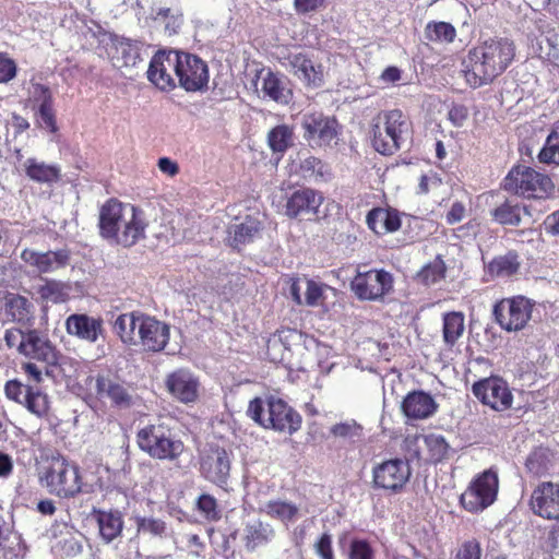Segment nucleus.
I'll return each mask as SVG.
<instances>
[{"mask_svg":"<svg viewBox=\"0 0 559 559\" xmlns=\"http://www.w3.org/2000/svg\"><path fill=\"white\" fill-rule=\"evenodd\" d=\"M515 57V45L509 38L495 37L478 43L468 50L463 60V78L472 88L493 82L511 64Z\"/></svg>","mask_w":559,"mask_h":559,"instance_id":"1","label":"nucleus"},{"mask_svg":"<svg viewBox=\"0 0 559 559\" xmlns=\"http://www.w3.org/2000/svg\"><path fill=\"white\" fill-rule=\"evenodd\" d=\"M21 371L25 376L26 382L19 379L7 381L4 384L5 396L38 418L48 416L49 399L40 386L44 381L43 370L35 362L24 361L21 364Z\"/></svg>","mask_w":559,"mask_h":559,"instance_id":"2","label":"nucleus"},{"mask_svg":"<svg viewBox=\"0 0 559 559\" xmlns=\"http://www.w3.org/2000/svg\"><path fill=\"white\" fill-rule=\"evenodd\" d=\"M413 123L401 109L384 110L371 124L372 147L384 156L394 155L411 139Z\"/></svg>","mask_w":559,"mask_h":559,"instance_id":"3","label":"nucleus"},{"mask_svg":"<svg viewBox=\"0 0 559 559\" xmlns=\"http://www.w3.org/2000/svg\"><path fill=\"white\" fill-rule=\"evenodd\" d=\"M136 444L150 457L176 463L186 451L185 442L165 423H154L139 429Z\"/></svg>","mask_w":559,"mask_h":559,"instance_id":"4","label":"nucleus"},{"mask_svg":"<svg viewBox=\"0 0 559 559\" xmlns=\"http://www.w3.org/2000/svg\"><path fill=\"white\" fill-rule=\"evenodd\" d=\"M3 341L9 349L47 365H56L59 353L47 333L38 329L9 328L4 331Z\"/></svg>","mask_w":559,"mask_h":559,"instance_id":"5","label":"nucleus"},{"mask_svg":"<svg viewBox=\"0 0 559 559\" xmlns=\"http://www.w3.org/2000/svg\"><path fill=\"white\" fill-rule=\"evenodd\" d=\"M264 407V401L255 397L250 401L247 414L264 428L293 435L301 427V416L282 399L270 397Z\"/></svg>","mask_w":559,"mask_h":559,"instance_id":"6","label":"nucleus"},{"mask_svg":"<svg viewBox=\"0 0 559 559\" xmlns=\"http://www.w3.org/2000/svg\"><path fill=\"white\" fill-rule=\"evenodd\" d=\"M39 483L47 491L62 499H71L82 491V476L76 464L64 456L52 457L39 473Z\"/></svg>","mask_w":559,"mask_h":559,"instance_id":"7","label":"nucleus"},{"mask_svg":"<svg viewBox=\"0 0 559 559\" xmlns=\"http://www.w3.org/2000/svg\"><path fill=\"white\" fill-rule=\"evenodd\" d=\"M502 189L524 199H546L554 190L551 178L525 165H514L502 183Z\"/></svg>","mask_w":559,"mask_h":559,"instance_id":"8","label":"nucleus"},{"mask_svg":"<svg viewBox=\"0 0 559 559\" xmlns=\"http://www.w3.org/2000/svg\"><path fill=\"white\" fill-rule=\"evenodd\" d=\"M499 478L495 469L489 468L476 475L460 497V504L469 513H479L497 499Z\"/></svg>","mask_w":559,"mask_h":559,"instance_id":"9","label":"nucleus"},{"mask_svg":"<svg viewBox=\"0 0 559 559\" xmlns=\"http://www.w3.org/2000/svg\"><path fill=\"white\" fill-rule=\"evenodd\" d=\"M535 302L523 295L506 297L493 305L496 323L507 332L524 330L532 319Z\"/></svg>","mask_w":559,"mask_h":559,"instance_id":"10","label":"nucleus"},{"mask_svg":"<svg viewBox=\"0 0 559 559\" xmlns=\"http://www.w3.org/2000/svg\"><path fill=\"white\" fill-rule=\"evenodd\" d=\"M393 287V275L384 269H358L350 281L352 292L361 301H383Z\"/></svg>","mask_w":559,"mask_h":559,"instance_id":"11","label":"nucleus"},{"mask_svg":"<svg viewBox=\"0 0 559 559\" xmlns=\"http://www.w3.org/2000/svg\"><path fill=\"white\" fill-rule=\"evenodd\" d=\"M471 390L477 401L491 411L503 413L512 408V390L507 380L500 376L479 379L473 383Z\"/></svg>","mask_w":559,"mask_h":559,"instance_id":"12","label":"nucleus"},{"mask_svg":"<svg viewBox=\"0 0 559 559\" xmlns=\"http://www.w3.org/2000/svg\"><path fill=\"white\" fill-rule=\"evenodd\" d=\"M36 312L33 299L20 293L4 292L0 299L3 323L14 324L12 328H33L36 323Z\"/></svg>","mask_w":559,"mask_h":559,"instance_id":"13","label":"nucleus"},{"mask_svg":"<svg viewBox=\"0 0 559 559\" xmlns=\"http://www.w3.org/2000/svg\"><path fill=\"white\" fill-rule=\"evenodd\" d=\"M412 475L407 460L394 457L379 463L372 468V484L374 488L390 493L401 492Z\"/></svg>","mask_w":559,"mask_h":559,"instance_id":"14","label":"nucleus"},{"mask_svg":"<svg viewBox=\"0 0 559 559\" xmlns=\"http://www.w3.org/2000/svg\"><path fill=\"white\" fill-rule=\"evenodd\" d=\"M176 78L186 92L205 90L210 79L207 64L197 55L178 51Z\"/></svg>","mask_w":559,"mask_h":559,"instance_id":"15","label":"nucleus"},{"mask_svg":"<svg viewBox=\"0 0 559 559\" xmlns=\"http://www.w3.org/2000/svg\"><path fill=\"white\" fill-rule=\"evenodd\" d=\"M304 139L312 147L329 146L336 139L338 122L335 117L314 111L302 117Z\"/></svg>","mask_w":559,"mask_h":559,"instance_id":"16","label":"nucleus"},{"mask_svg":"<svg viewBox=\"0 0 559 559\" xmlns=\"http://www.w3.org/2000/svg\"><path fill=\"white\" fill-rule=\"evenodd\" d=\"M178 50H158L154 53L147 69L148 81L160 91L169 92L176 87Z\"/></svg>","mask_w":559,"mask_h":559,"instance_id":"17","label":"nucleus"},{"mask_svg":"<svg viewBox=\"0 0 559 559\" xmlns=\"http://www.w3.org/2000/svg\"><path fill=\"white\" fill-rule=\"evenodd\" d=\"M230 472L227 451L218 445H210L200 456V473L206 480L223 487Z\"/></svg>","mask_w":559,"mask_h":559,"instance_id":"18","label":"nucleus"},{"mask_svg":"<svg viewBox=\"0 0 559 559\" xmlns=\"http://www.w3.org/2000/svg\"><path fill=\"white\" fill-rule=\"evenodd\" d=\"M323 201L324 197L320 191L306 187L297 189L286 198L285 215L289 218L317 216Z\"/></svg>","mask_w":559,"mask_h":559,"instance_id":"19","label":"nucleus"},{"mask_svg":"<svg viewBox=\"0 0 559 559\" xmlns=\"http://www.w3.org/2000/svg\"><path fill=\"white\" fill-rule=\"evenodd\" d=\"M169 325L155 317L143 313L138 332V343L144 350L158 353L165 349L169 342Z\"/></svg>","mask_w":559,"mask_h":559,"instance_id":"20","label":"nucleus"},{"mask_svg":"<svg viewBox=\"0 0 559 559\" xmlns=\"http://www.w3.org/2000/svg\"><path fill=\"white\" fill-rule=\"evenodd\" d=\"M530 508L534 514L546 520H559V484L542 481L533 490Z\"/></svg>","mask_w":559,"mask_h":559,"instance_id":"21","label":"nucleus"},{"mask_svg":"<svg viewBox=\"0 0 559 559\" xmlns=\"http://www.w3.org/2000/svg\"><path fill=\"white\" fill-rule=\"evenodd\" d=\"M165 385L168 393L183 404L194 403L199 397L200 383L188 370L178 369L169 373Z\"/></svg>","mask_w":559,"mask_h":559,"instance_id":"22","label":"nucleus"},{"mask_svg":"<svg viewBox=\"0 0 559 559\" xmlns=\"http://www.w3.org/2000/svg\"><path fill=\"white\" fill-rule=\"evenodd\" d=\"M21 259L39 273H51L69 264L70 250L59 249L57 251L37 252L26 248L21 252Z\"/></svg>","mask_w":559,"mask_h":559,"instance_id":"23","label":"nucleus"},{"mask_svg":"<svg viewBox=\"0 0 559 559\" xmlns=\"http://www.w3.org/2000/svg\"><path fill=\"white\" fill-rule=\"evenodd\" d=\"M129 211V205H124L119 200L111 198L107 200L99 210L98 228L99 235L111 241L117 236V229H120Z\"/></svg>","mask_w":559,"mask_h":559,"instance_id":"24","label":"nucleus"},{"mask_svg":"<svg viewBox=\"0 0 559 559\" xmlns=\"http://www.w3.org/2000/svg\"><path fill=\"white\" fill-rule=\"evenodd\" d=\"M521 266L520 253L516 250H508L485 263L484 275L486 281L509 280L519 274Z\"/></svg>","mask_w":559,"mask_h":559,"instance_id":"25","label":"nucleus"},{"mask_svg":"<svg viewBox=\"0 0 559 559\" xmlns=\"http://www.w3.org/2000/svg\"><path fill=\"white\" fill-rule=\"evenodd\" d=\"M145 228L146 223L142 211L134 205H129L124 222L121 223L120 229H117V236L112 237L111 242L130 248L145 237Z\"/></svg>","mask_w":559,"mask_h":559,"instance_id":"26","label":"nucleus"},{"mask_svg":"<svg viewBox=\"0 0 559 559\" xmlns=\"http://www.w3.org/2000/svg\"><path fill=\"white\" fill-rule=\"evenodd\" d=\"M401 409L408 419L423 420L431 417L437 412L438 403L430 393L414 390L404 396Z\"/></svg>","mask_w":559,"mask_h":559,"instance_id":"27","label":"nucleus"},{"mask_svg":"<svg viewBox=\"0 0 559 559\" xmlns=\"http://www.w3.org/2000/svg\"><path fill=\"white\" fill-rule=\"evenodd\" d=\"M95 388L97 395L100 399H108L115 407L128 408L132 405L131 393L117 377L98 374Z\"/></svg>","mask_w":559,"mask_h":559,"instance_id":"28","label":"nucleus"},{"mask_svg":"<svg viewBox=\"0 0 559 559\" xmlns=\"http://www.w3.org/2000/svg\"><path fill=\"white\" fill-rule=\"evenodd\" d=\"M91 515L97 524L98 534L103 543L110 544L121 536L124 526L121 511L117 509L104 510L94 508Z\"/></svg>","mask_w":559,"mask_h":559,"instance_id":"29","label":"nucleus"},{"mask_svg":"<svg viewBox=\"0 0 559 559\" xmlns=\"http://www.w3.org/2000/svg\"><path fill=\"white\" fill-rule=\"evenodd\" d=\"M294 74L302 80L307 86L319 87L323 83V68L302 52L290 53L287 58Z\"/></svg>","mask_w":559,"mask_h":559,"instance_id":"30","label":"nucleus"},{"mask_svg":"<svg viewBox=\"0 0 559 559\" xmlns=\"http://www.w3.org/2000/svg\"><path fill=\"white\" fill-rule=\"evenodd\" d=\"M262 222L247 215L240 223L231 224L227 229V240L230 247L240 250L242 246L251 243L260 235Z\"/></svg>","mask_w":559,"mask_h":559,"instance_id":"31","label":"nucleus"},{"mask_svg":"<svg viewBox=\"0 0 559 559\" xmlns=\"http://www.w3.org/2000/svg\"><path fill=\"white\" fill-rule=\"evenodd\" d=\"M66 330L70 335L94 343L103 330L102 319L74 313L67 318Z\"/></svg>","mask_w":559,"mask_h":559,"instance_id":"32","label":"nucleus"},{"mask_svg":"<svg viewBox=\"0 0 559 559\" xmlns=\"http://www.w3.org/2000/svg\"><path fill=\"white\" fill-rule=\"evenodd\" d=\"M366 224L370 230L380 236L399 230L402 221L396 210L373 207L366 216Z\"/></svg>","mask_w":559,"mask_h":559,"instance_id":"33","label":"nucleus"},{"mask_svg":"<svg viewBox=\"0 0 559 559\" xmlns=\"http://www.w3.org/2000/svg\"><path fill=\"white\" fill-rule=\"evenodd\" d=\"M528 207L519 201L506 199L490 211L491 219L502 226H519Z\"/></svg>","mask_w":559,"mask_h":559,"instance_id":"34","label":"nucleus"},{"mask_svg":"<svg viewBox=\"0 0 559 559\" xmlns=\"http://www.w3.org/2000/svg\"><path fill=\"white\" fill-rule=\"evenodd\" d=\"M274 535L275 531L270 524L257 520L246 524L242 537L243 546L247 551L253 552L258 548L266 546Z\"/></svg>","mask_w":559,"mask_h":559,"instance_id":"35","label":"nucleus"},{"mask_svg":"<svg viewBox=\"0 0 559 559\" xmlns=\"http://www.w3.org/2000/svg\"><path fill=\"white\" fill-rule=\"evenodd\" d=\"M143 312L132 311L117 317L112 324L114 332L122 343L127 345L138 344V332L140 330Z\"/></svg>","mask_w":559,"mask_h":559,"instance_id":"36","label":"nucleus"},{"mask_svg":"<svg viewBox=\"0 0 559 559\" xmlns=\"http://www.w3.org/2000/svg\"><path fill=\"white\" fill-rule=\"evenodd\" d=\"M260 512L265 513L274 520L288 524L296 521L299 514L298 507L289 501L273 499L269 500L261 509Z\"/></svg>","mask_w":559,"mask_h":559,"instance_id":"37","label":"nucleus"},{"mask_svg":"<svg viewBox=\"0 0 559 559\" xmlns=\"http://www.w3.org/2000/svg\"><path fill=\"white\" fill-rule=\"evenodd\" d=\"M294 144V129L288 124H278L267 133V145L274 154L281 157Z\"/></svg>","mask_w":559,"mask_h":559,"instance_id":"38","label":"nucleus"},{"mask_svg":"<svg viewBox=\"0 0 559 559\" xmlns=\"http://www.w3.org/2000/svg\"><path fill=\"white\" fill-rule=\"evenodd\" d=\"M464 321L465 319L462 312L452 311L444 313L442 333L443 341L448 346H454L463 335L465 330Z\"/></svg>","mask_w":559,"mask_h":559,"instance_id":"39","label":"nucleus"},{"mask_svg":"<svg viewBox=\"0 0 559 559\" xmlns=\"http://www.w3.org/2000/svg\"><path fill=\"white\" fill-rule=\"evenodd\" d=\"M551 466V454L547 448L538 447L530 452L525 460L528 474L540 477L548 473Z\"/></svg>","mask_w":559,"mask_h":559,"instance_id":"40","label":"nucleus"},{"mask_svg":"<svg viewBox=\"0 0 559 559\" xmlns=\"http://www.w3.org/2000/svg\"><path fill=\"white\" fill-rule=\"evenodd\" d=\"M262 91L278 104H288L292 98V91L286 88L283 81L271 71L263 79Z\"/></svg>","mask_w":559,"mask_h":559,"instance_id":"41","label":"nucleus"},{"mask_svg":"<svg viewBox=\"0 0 559 559\" xmlns=\"http://www.w3.org/2000/svg\"><path fill=\"white\" fill-rule=\"evenodd\" d=\"M141 44L138 40L122 38L116 46L117 61L119 67H134L141 60Z\"/></svg>","mask_w":559,"mask_h":559,"instance_id":"42","label":"nucleus"},{"mask_svg":"<svg viewBox=\"0 0 559 559\" xmlns=\"http://www.w3.org/2000/svg\"><path fill=\"white\" fill-rule=\"evenodd\" d=\"M425 38L433 43H453L456 37L455 27L449 22L430 21L425 26Z\"/></svg>","mask_w":559,"mask_h":559,"instance_id":"43","label":"nucleus"},{"mask_svg":"<svg viewBox=\"0 0 559 559\" xmlns=\"http://www.w3.org/2000/svg\"><path fill=\"white\" fill-rule=\"evenodd\" d=\"M38 294L44 301L62 304L69 299V286L60 281L46 280L45 284L38 287Z\"/></svg>","mask_w":559,"mask_h":559,"instance_id":"44","label":"nucleus"},{"mask_svg":"<svg viewBox=\"0 0 559 559\" xmlns=\"http://www.w3.org/2000/svg\"><path fill=\"white\" fill-rule=\"evenodd\" d=\"M445 263L438 257L417 272L416 281L425 286H430L442 281L445 277Z\"/></svg>","mask_w":559,"mask_h":559,"instance_id":"45","label":"nucleus"},{"mask_svg":"<svg viewBox=\"0 0 559 559\" xmlns=\"http://www.w3.org/2000/svg\"><path fill=\"white\" fill-rule=\"evenodd\" d=\"M25 171L32 180L37 182H52L59 178V169L57 167L38 163L34 158L27 159Z\"/></svg>","mask_w":559,"mask_h":559,"instance_id":"46","label":"nucleus"},{"mask_svg":"<svg viewBox=\"0 0 559 559\" xmlns=\"http://www.w3.org/2000/svg\"><path fill=\"white\" fill-rule=\"evenodd\" d=\"M538 159L544 164L559 165V124L548 134L546 143L538 154Z\"/></svg>","mask_w":559,"mask_h":559,"instance_id":"47","label":"nucleus"},{"mask_svg":"<svg viewBox=\"0 0 559 559\" xmlns=\"http://www.w3.org/2000/svg\"><path fill=\"white\" fill-rule=\"evenodd\" d=\"M154 19L165 24L168 35L177 34L183 23L181 11L173 8H159Z\"/></svg>","mask_w":559,"mask_h":559,"instance_id":"48","label":"nucleus"},{"mask_svg":"<svg viewBox=\"0 0 559 559\" xmlns=\"http://www.w3.org/2000/svg\"><path fill=\"white\" fill-rule=\"evenodd\" d=\"M425 444L432 462L438 463L447 459L450 447L443 436L430 433L425 437Z\"/></svg>","mask_w":559,"mask_h":559,"instance_id":"49","label":"nucleus"},{"mask_svg":"<svg viewBox=\"0 0 559 559\" xmlns=\"http://www.w3.org/2000/svg\"><path fill=\"white\" fill-rule=\"evenodd\" d=\"M197 509L207 521L216 522L221 520L222 514L215 497L209 493H202L197 500Z\"/></svg>","mask_w":559,"mask_h":559,"instance_id":"50","label":"nucleus"},{"mask_svg":"<svg viewBox=\"0 0 559 559\" xmlns=\"http://www.w3.org/2000/svg\"><path fill=\"white\" fill-rule=\"evenodd\" d=\"M83 535L80 533H69L67 537L59 540L58 545L62 555L67 557H76L83 551Z\"/></svg>","mask_w":559,"mask_h":559,"instance_id":"51","label":"nucleus"},{"mask_svg":"<svg viewBox=\"0 0 559 559\" xmlns=\"http://www.w3.org/2000/svg\"><path fill=\"white\" fill-rule=\"evenodd\" d=\"M348 559H376V551L367 539L354 538L349 544Z\"/></svg>","mask_w":559,"mask_h":559,"instance_id":"52","label":"nucleus"},{"mask_svg":"<svg viewBox=\"0 0 559 559\" xmlns=\"http://www.w3.org/2000/svg\"><path fill=\"white\" fill-rule=\"evenodd\" d=\"M454 559H481V546L476 538L463 542L455 555Z\"/></svg>","mask_w":559,"mask_h":559,"instance_id":"53","label":"nucleus"},{"mask_svg":"<svg viewBox=\"0 0 559 559\" xmlns=\"http://www.w3.org/2000/svg\"><path fill=\"white\" fill-rule=\"evenodd\" d=\"M136 525L139 532L150 533L154 536H162L166 532V523L160 519L140 518Z\"/></svg>","mask_w":559,"mask_h":559,"instance_id":"54","label":"nucleus"},{"mask_svg":"<svg viewBox=\"0 0 559 559\" xmlns=\"http://www.w3.org/2000/svg\"><path fill=\"white\" fill-rule=\"evenodd\" d=\"M36 115L41 120L45 129L49 130L51 133H56L58 131L53 103L47 105L40 104L37 107Z\"/></svg>","mask_w":559,"mask_h":559,"instance_id":"55","label":"nucleus"},{"mask_svg":"<svg viewBox=\"0 0 559 559\" xmlns=\"http://www.w3.org/2000/svg\"><path fill=\"white\" fill-rule=\"evenodd\" d=\"M361 432V426L355 420L338 423L332 426L331 433L336 438L349 439L359 436Z\"/></svg>","mask_w":559,"mask_h":559,"instance_id":"56","label":"nucleus"},{"mask_svg":"<svg viewBox=\"0 0 559 559\" xmlns=\"http://www.w3.org/2000/svg\"><path fill=\"white\" fill-rule=\"evenodd\" d=\"M32 91H31V100L37 105V107L40 104H51L53 103L52 93L49 88V86L31 81Z\"/></svg>","mask_w":559,"mask_h":559,"instance_id":"57","label":"nucleus"},{"mask_svg":"<svg viewBox=\"0 0 559 559\" xmlns=\"http://www.w3.org/2000/svg\"><path fill=\"white\" fill-rule=\"evenodd\" d=\"M15 61L7 52H0V83H8L16 76Z\"/></svg>","mask_w":559,"mask_h":559,"instance_id":"58","label":"nucleus"},{"mask_svg":"<svg viewBox=\"0 0 559 559\" xmlns=\"http://www.w3.org/2000/svg\"><path fill=\"white\" fill-rule=\"evenodd\" d=\"M300 169L305 177H323L324 164L314 156H309L300 163Z\"/></svg>","mask_w":559,"mask_h":559,"instance_id":"59","label":"nucleus"},{"mask_svg":"<svg viewBox=\"0 0 559 559\" xmlns=\"http://www.w3.org/2000/svg\"><path fill=\"white\" fill-rule=\"evenodd\" d=\"M469 117V109L464 104L453 103L448 119L454 127H463Z\"/></svg>","mask_w":559,"mask_h":559,"instance_id":"60","label":"nucleus"},{"mask_svg":"<svg viewBox=\"0 0 559 559\" xmlns=\"http://www.w3.org/2000/svg\"><path fill=\"white\" fill-rule=\"evenodd\" d=\"M316 554L321 559H334V551L332 547V536L329 533H323L314 544Z\"/></svg>","mask_w":559,"mask_h":559,"instance_id":"61","label":"nucleus"},{"mask_svg":"<svg viewBox=\"0 0 559 559\" xmlns=\"http://www.w3.org/2000/svg\"><path fill=\"white\" fill-rule=\"evenodd\" d=\"M323 299V289L320 284L310 280L307 282L305 301L308 306H318Z\"/></svg>","mask_w":559,"mask_h":559,"instance_id":"62","label":"nucleus"},{"mask_svg":"<svg viewBox=\"0 0 559 559\" xmlns=\"http://www.w3.org/2000/svg\"><path fill=\"white\" fill-rule=\"evenodd\" d=\"M326 0H294V9L298 14H308L321 9Z\"/></svg>","mask_w":559,"mask_h":559,"instance_id":"63","label":"nucleus"},{"mask_svg":"<svg viewBox=\"0 0 559 559\" xmlns=\"http://www.w3.org/2000/svg\"><path fill=\"white\" fill-rule=\"evenodd\" d=\"M465 213H466L465 205L462 202L456 201L451 205L450 210L448 211V213L445 215V222L449 225H454L456 223H460L464 218Z\"/></svg>","mask_w":559,"mask_h":559,"instance_id":"64","label":"nucleus"}]
</instances>
